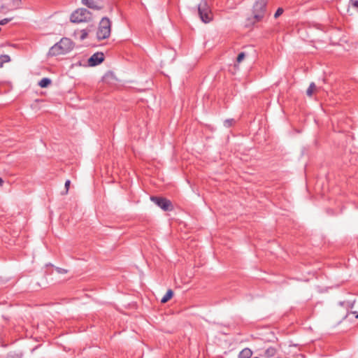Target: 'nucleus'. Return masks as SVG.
<instances>
[{"label":"nucleus","mask_w":358,"mask_h":358,"mask_svg":"<svg viewBox=\"0 0 358 358\" xmlns=\"http://www.w3.org/2000/svg\"><path fill=\"white\" fill-rule=\"evenodd\" d=\"M198 12L203 22H209L213 20L212 13L206 1H201L199 4Z\"/></svg>","instance_id":"20e7f679"},{"label":"nucleus","mask_w":358,"mask_h":358,"mask_svg":"<svg viewBox=\"0 0 358 358\" xmlns=\"http://www.w3.org/2000/svg\"><path fill=\"white\" fill-rule=\"evenodd\" d=\"M235 122V120L234 119H227L224 122V125L226 127H230L233 125V124Z\"/></svg>","instance_id":"f3484780"},{"label":"nucleus","mask_w":358,"mask_h":358,"mask_svg":"<svg viewBox=\"0 0 358 358\" xmlns=\"http://www.w3.org/2000/svg\"><path fill=\"white\" fill-rule=\"evenodd\" d=\"M316 85L314 83H311L306 90V94L308 96H311L313 94L314 90H316Z\"/></svg>","instance_id":"2eb2a0df"},{"label":"nucleus","mask_w":358,"mask_h":358,"mask_svg":"<svg viewBox=\"0 0 358 358\" xmlns=\"http://www.w3.org/2000/svg\"><path fill=\"white\" fill-rule=\"evenodd\" d=\"M356 317L358 318V314L356 315Z\"/></svg>","instance_id":"393cba45"},{"label":"nucleus","mask_w":358,"mask_h":358,"mask_svg":"<svg viewBox=\"0 0 358 358\" xmlns=\"http://www.w3.org/2000/svg\"><path fill=\"white\" fill-rule=\"evenodd\" d=\"M150 200L164 211H170L173 209L171 201L166 198L152 196Z\"/></svg>","instance_id":"39448f33"},{"label":"nucleus","mask_w":358,"mask_h":358,"mask_svg":"<svg viewBox=\"0 0 358 358\" xmlns=\"http://www.w3.org/2000/svg\"><path fill=\"white\" fill-rule=\"evenodd\" d=\"M252 355V350L249 348H245L240 352L238 355V358H250Z\"/></svg>","instance_id":"9d476101"},{"label":"nucleus","mask_w":358,"mask_h":358,"mask_svg":"<svg viewBox=\"0 0 358 358\" xmlns=\"http://www.w3.org/2000/svg\"><path fill=\"white\" fill-rule=\"evenodd\" d=\"M51 83V80L50 78H43V79H41L39 83H38V85L41 87H47L49 85H50Z\"/></svg>","instance_id":"ddd939ff"},{"label":"nucleus","mask_w":358,"mask_h":358,"mask_svg":"<svg viewBox=\"0 0 358 358\" xmlns=\"http://www.w3.org/2000/svg\"><path fill=\"white\" fill-rule=\"evenodd\" d=\"M83 3L90 8H98L96 2L94 0H82Z\"/></svg>","instance_id":"f8f14e48"},{"label":"nucleus","mask_w":358,"mask_h":358,"mask_svg":"<svg viewBox=\"0 0 358 358\" xmlns=\"http://www.w3.org/2000/svg\"><path fill=\"white\" fill-rule=\"evenodd\" d=\"M110 34V24H99V27L96 31V35L99 41L106 39Z\"/></svg>","instance_id":"423d86ee"},{"label":"nucleus","mask_w":358,"mask_h":358,"mask_svg":"<svg viewBox=\"0 0 358 358\" xmlns=\"http://www.w3.org/2000/svg\"><path fill=\"white\" fill-rule=\"evenodd\" d=\"M75 47V43L70 38L64 37L50 48L48 55L50 56H57L66 55L71 52Z\"/></svg>","instance_id":"f257e3e1"},{"label":"nucleus","mask_w":358,"mask_h":358,"mask_svg":"<svg viewBox=\"0 0 358 358\" xmlns=\"http://www.w3.org/2000/svg\"><path fill=\"white\" fill-rule=\"evenodd\" d=\"M91 20L92 14L85 8H79L71 15V22H89Z\"/></svg>","instance_id":"7ed1b4c3"},{"label":"nucleus","mask_w":358,"mask_h":358,"mask_svg":"<svg viewBox=\"0 0 358 358\" xmlns=\"http://www.w3.org/2000/svg\"><path fill=\"white\" fill-rule=\"evenodd\" d=\"M8 21H9V20H8V19H3V20H1L0 21V22H1V23H3V22H8Z\"/></svg>","instance_id":"5701e85b"},{"label":"nucleus","mask_w":358,"mask_h":358,"mask_svg":"<svg viewBox=\"0 0 358 358\" xmlns=\"http://www.w3.org/2000/svg\"><path fill=\"white\" fill-rule=\"evenodd\" d=\"M284 12L282 8H278L274 14V20H277Z\"/></svg>","instance_id":"dca6fc26"},{"label":"nucleus","mask_w":358,"mask_h":358,"mask_svg":"<svg viewBox=\"0 0 358 358\" xmlns=\"http://www.w3.org/2000/svg\"><path fill=\"white\" fill-rule=\"evenodd\" d=\"M268 0H256L253 6V19L257 22L262 21L266 15Z\"/></svg>","instance_id":"f03ea898"},{"label":"nucleus","mask_w":358,"mask_h":358,"mask_svg":"<svg viewBox=\"0 0 358 358\" xmlns=\"http://www.w3.org/2000/svg\"><path fill=\"white\" fill-rule=\"evenodd\" d=\"M276 349L273 347H269L266 350H265L263 358H272L276 354Z\"/></svg>","instance_id":"6e6552de"},{"label":"nucleus","mask_w":358,"mask_h":358,"mask_svg":"<svg viewBox=\"0 0 358 358\" xmlns=\"http://www.w3.org/2000/svg\"><path fill=\"white\" fill-rule=\"evenodd\" d=\"M350 3L353 8H356L358 12V0H350Z\"/></svg>","instance_id":"6ab92c4d"},{"label":"nucleus","mask_w":358,"mask_h":358,"mask_svg":"<svg viewBox=\"0 0 358 358\" xmlns=\"http://www.w3.org/2000/svg\"><path fill=\"white\" fill-rule=\"evenodd\" d=\"M3 183V180L0 178V185H1Z\"/></svg>","instance_id":"b1692460"},{"label":"nucleus","mask_w":358,"mask_h":358,"mask_svg":"<svg viewBox=\"0 0 358 358\" xmlns=\"http://www.w3.org/2000/svg\"><path fill=\"white\" fill-rule=\"evenodd\" d=\"M245 57V53L244 52L239 53L236 59V62L238 64L241 63L244 59Z\"/></svg>","instance_id":"a211bd4d"},{"label":"nucleus","mask_w":358,"mask_h":358,"mask_svg":"<svg viewBox=\"0 0 358 358\" xmlns=\"http://www.w3.org/2000/svg\"><path fill=\"white\" fill-rule=\"evenodd\" d=\"M104 60V55L103 52H96L93 54L88 59V64L90 66H95L101 64Z\"/></svg>","instance_id":"0eeeda50"},{"label":"nucleus","mask_w":358,"mask_h":358,"mask_svg":"<svg viewBox=\"0 0 358 358\" xmlns=\"http://www.w3.org/2000/svg\"><path fill=\"white\" fill-rule=\"evenodd\" d=\"M173 295V292L171 289H169L166 294L162 298L161 303H165L171 299Z\"/></svg>","instance_id":"9b49d317"},{"label":"nucleus","mask_w":358,"mask_h":358,"mask_svg":"<svg viewBox=\"0 0 358 358\" xmlns=\"http://www.w3.org/2000/svg\"><path fill=\"white\" fill-rule=\"evenodd\" d=\"M70 183H71V182H70V180H67L66 181V182H65L66 193H67V192H68V191H69V187H70Z\"/></svg>","instance_id":"412c9836"},{"label":"nucleus","mask_w":358,"mask_h":358,"mask_svg":"<svg viewBox=\"0 0 358 358\" xmlns=\"http://www.w3.org/2000/svg\"><path fill=\"white\" fill-rule=\"evenodd\" d=\"M56 271H57L58 273H67V271L64 268H56Z\"/></svg>","instance_id":"aec40b11"},{"label":"nucleus","mask_w":358,"mask_h":358,"mask_svg":"<svg viewBox=\"0 0 358 358\" xmlns=\"http://www.w3.org/2000/svg\"><path fill=\"white\" fill-rule=\"evenodd\" d=\"M109 22L108 18V17H103V18L101 19V22Z\"/></svg>","instance_id":"4be33fe9"},{"label":"nucleus","mask_w":358,"mask_h":358,"mask_svg":"<svg viewBox=\"0 0 358 358\" xmlns=\"http://www.w3.org/2000/svg\"><path fill=\"white\" fill-rule=\"evenodd\" d=\"M10 61V57L8 55H0V67L2 68L3 64L8 63Z\"/></svg>","instance_id":"4468645a"},{"label":"nucleus","mask_w":358,"mask_h":358,"mask_svg":"<svg viewBox=\"0 0 358 358\" xmlns=\"http://www.w3.org/2000/svg\"><path fill=\"white\" fill-rule=\"evenodd\" d=\"M88 31L86 29L76 30L73 33L75 37H78L81 41H83L87 37Z\"/></svg>","instance_id":"1a4fd4ad"}]
</instances>
